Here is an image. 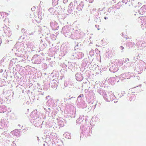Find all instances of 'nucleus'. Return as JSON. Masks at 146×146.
<instances>
[{
	"mask_svg": "<svg viewBox=\"0 0 146 146\" xmlns=\"http://www.w3.org/2000/svg\"><path fill=\"white\" fill-rule=\"evenodd\" d=\"M104 18L105 19H107V17H104Z\"/></svg>",
	"mask_w": 146,
	"mask_h": 146,
	"instance_id": "3",
	"label": "nucleus"
},
{
	"mask_svg": "<svg viewBox=\"0 0 146 146\" xmlns=\"http://www.w3.org/2000/svg\"><path fill=\"white\" fill-rule=\"evenodd\" d=\"M1 42H2L1 39V38H0V45H1Z\"/></svg>",
	"mask_w": 146,
	"mask_h": 146,
	"instance_id": "1",
	"label": "nucleus"
},
{
	"mask_svg": "<svg viewBox=\"0 0 146 146\" xmlns=\"http://www.w3.org/2000/svg\"><path fill=\"white\" fill-rule=\"evenodd\" d=\"M120 47L122 50H123L124 48V47L122 46H121Z\"/></svg>",
	"mask_w": 146,
	"mask_h": 146,
	"instance_id": "2",
	"label": "nucleus"
}]
</instances>
